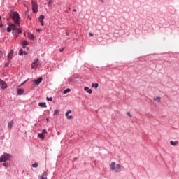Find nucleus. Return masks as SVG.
<instances>
[{
  "mask_svg": "<svg viewBox=\"0 0 179 179\" xmlns=\"http://www.w3.org/2000/svg\"><path fill=\"white\" fill-rule=\"evenodd\" d=\"M47 121H48V119H47Z\"/></svg>",
  "mask_w": 179,
  "mask_h": 179,
  "instance_id": "obj_43",
  "label": "nucleus"
},
{
  "mask_svg": "<svg viewBox=\"0 0 179 179\" xmlns=\"http://www.w3.org/2000/svg\"><path fill=\"white\" fill-rule=\"evenodd\" d=\"M26 45H29V42H27V41H22V47H23V48H26Z\"/></svg>",
  "mask_w": 179,
  "mask_h": 179,
  "instance_id": "obj_20",
  "label": "nucleus"
},
{
  "mask_svg": "<svg viewBox=\"0 0 179 179\" xmlns=\"http://www.w3.org/2000/svg\"><path fill=\"white\" fill-rule=\"evenodd\" d=\"M57 114H59V110H55L54 115H57Z\"/></svg>",
  "mask_w": 179,
  "mask_h": 179,
  "instance_id": "obj_26",
  "label": "nucleus"
},
{
  "mask_svg": "<svg viewBox=\"0 0 179 179\" xmlns=\"http://www.w3.org/2000/svg\"><path fill=\"white\" fill-rule=\"evenodd\" d=\"M37 31H40V29H37Z\"/></svg>",
  "mask_w": 179,
  "mask_h": 179,
  "instance_id": "obj_41",
  "label": "nucleus"
},
{
  "mask_svg": "<svg viewBox=\"0 0 179 179\" xmlns=\"http://www.w3.org/2000/svg\"><path fill=\"white\" fill-rule=\"evenodd\" d=\"M3 166L4 167H8V164L3 163Z\"/></svg>",
  "mask_w": 179,
  "mask_h": 179,
  "instance_id": "obj_33",
  "label": "nucleus"
},
{
  "mask_svg": "<svg viewBox=\"0 0 179 179\" xmlns=\"http://www.w3.org/2000/svg\"><path fill=\"white\" fill-rule=\"evenodd\" d=\"M39 66H40V61L38 60V59H36L31 64V69H37V68H38Z\"/></svg>",
  "mask_w": 179,
  "mask_h": 179,
  "instance_id": "obj_5",
  "label": "nucleus"
},
{
  "mask_svg": "<svg viewBox=\"0 0 179 179\" xmlns=\"http://www.w3.org/2000/svg\"><path fill=\"white\" fill-rule=\"evenodd\" d=\"M84 90L85 92H87V93H89V94H92V93H93V91L92 89H90L89 87H85Z\"/></svg>",
  "mask_w": 179,
  "mask_h": 179,
  "instance_id": "obj_13",
  "label": "nucleus"
},
{
  "mask_svg": "<svg viewBox=\"0 0 179 179\" xmlns=\"http://www.w3.org/2000/svg\"><path fill=\"white\" fill-rule=\"evenodd\" d=\"M13 50H11L8 55V61H12V58H13Z\"/></svg>",
  "mask_w": 179,
  "mask_h": 179,
  "instance_id": "obj_8",
  "label": "nucleus"
},
{
  "mask_svg": "<svg viewBox=\"0 0 179 179\" xmlns=\"http://www.w3.org/2000/svg\"><path fill=\"white\" fill-rule=\"evenodd\" d=\"M66 35L69 36V32H68V31H66Z\"/></svg>",
  "mask_w": 179,
  "mask_h": 179,
  "instance_id": "obj_37",
  "label": "nucleus"
},
{
  "mask_svg": "<svg viewBox=\"0 0 179 179\" xmlns=\"http://www.w3.org/2000/svg\"><path fill=\"white\" fill-rule=\"evenodd\" d=\"M64 48H62V49L59 50V52H62L64 51Z\"/></svg>",
  "mask_w": 179,
  "mask_h": 179,
  "instance_id": "obj_36",
  "label": "nucleus"
},
{
  "mask_svg": "<svg viewBox=\"0 0 179 179\" xmlns=\"http://www.w3.org/2000/svg\"><path fill=\"white\" fill-rule=\"evenodd\" d=\"M29 19L31 20V17H29Z\"/></svg>",
  "mask_w": 179,
  "mask_h": 179,
  "instance_id": "obj_40",
  "label": "nucleus"
},
{
  "mask_svg": "<svg viewBox=\"0 0 179 179\" xmlns=\"http://www.w3.org/2000/svg\"><path fill=\"white\" fill-rule=\"evenodd\" d=\"M38 106H39V107H42L43 108H47V103H45V102L39 103Z\"/></svg>",
  "mask_w": 179,
  "mask_h": 179,
  "instance_id": "obj_17",
  "label": "nucleus"
},
{
  "mask_svg": "<svg viewBox=\"0 0 179 179\" xmlns=\"http://www.w3.org/2000/svg\"><path fill=\"white\" fill-rule=\"evenodd\" d=\"M38 138H40V139H42V141L44 140V138H45V136H44V134H42V133H39V134H38Z\"/></svg>",
  "mask_w": 179,
  "mask_h": 179,
  "instance_id": "obj_21",
  "label": "nucleus"
},
{
  "mask_svg": "<svg viewBox=\"0 0 179 179\" xmlns=\"http://www.w3.org/2000/svg\"><path fill=\"white\" fill-rule=\"evenodd\" d=\"M38 179H47V172H44L42 176H39Z\"/></svg>",
  "mask_w": 179,
  "mask_h": 179,
  "instance_id": "obj_14",
  "label": "nucleus"
},
{
  "mask_svg": "<svg viewBox=\"0 0 179 179\" xmlns=\"http://www.w3.org/2000/svg\"><path fill=\"white\" fill-rule=\"evenodd\" d=\"M154 101H157V103H160L162 101V98L160 96H157L153 98Z\"/></svg>",
  "mask_w": 179,
  "mask_h": 179,
  "instance_id": "obj_15",
  "label": "nucleus"
},
{
  "mask_svg": "<svg viewBox=\"0 0 179 179\" xmlns=\"http://www.w3.org/2000/svg\"><path fill=\"white\" fill-rule=\"evenodd\" d=\"M8 127L9 129H12V127H13V120H11L8 122Z\"/></svg>",
  "mask_w": 179,
  "mask_h": 179,
  "instance_id": "obj_19",
  "label": "nucleus"
},
{
  "mask_svg": "<svg viewBox=\"0 0 179 179\" xmlns=\"http://www.w3.org/2000/svg\"><path fill=\"white\" fill-rule=\"evenodd\" d=\"M0 20H1V16H0Z\"/></svg>",
  "mask_w": 179,
  "mask_h": 179,
  "instance_id": "obj_42",
  "label": "nucleus"
},
{
  "mask_svg": "<svg viewBox=\"0 0 179 179\" xmlns=\"http://www.w3.org/2000/svg\"><path fill=\"white\" fill-rule=\"evenodd\" d=\"M0 86L3 90H5V89H8V85H6V83L0 78Z\"/></svg>",
  "mask_w": 179,
  "mask_h": 179,
  "instance_id": "obj_7",
  "label": "nucleus"
},
{
  "mask_svg": "<svg viewBox=\"0 0 179 179\" xmlns=\"http://www.w3.org/2000/svg\"><path fill=\"white\" fill-rule=\"evenodd\" d=\"M89 36H90L91 37H93V33L90 32V33H89Z\"/></svg>",
  "mask_w": 179,
  "mask_h": 179,
  "instance_id": "obj_34",
  "label": "nucleus"
},
{
  "mask_svg": "<svg viewBox=\"0 0 179 179\" xmlns=\"http://www.w3.org/2000/svg\"><path fill=\"white\" fill-rule=\"evenodd\" d=\"M71 113H72V111H71V110H68L66 113L65 115H66L67 120H72V118H73V116L69 115V114H71Z\"/></svg>",
  "mask_w": 179,
  "mask_h": 179,
  "instance_id": "obj_10",
  "label": "nucleus"
},
{
  "mask_svg": "<svg viewBox=\"0 0 179 179\" xmlns=\"http://www.w3.org/2000/svg\"><path fill=\"white\" fill-rule=\"evenodd\" d=\"M4 66H5L6 68H8V66H9V63H6L5 65H4Z\"/></svg>",
  "mask_w": 179,
  "mask_h": 179,
  "instance_id": "obj_32",
  "label": "nucleus"
},
{
  "mask_svg": "<svg viewBox=\"0 0 179 179\" xmlns=\"http://www.w3.org/2000/svg\"><path fill=\"white\" fill-rule=\"evenodd\" d=\"M69 92H71V89L67 88L66 90H65L64 91V94H66V93H69Z\"/></svg>",
  "mask_w": 179,
  "mask_h": 179,
  "instance_id": "obj_24",
  "label": "nucleus"
},
{
  "mask_svg": "<svg viewBox=\"0 0 179 179\" xmlns=\"http://www.w3.org/2000/svg\"><path fill=\"white\" fill-rule=\"evenodd\" d=\"M13 20H14L15 23L18 25H20L19 20L20 19V17L19 16V13L16 11L13 12V13L10 15Z\"/></svg>",
  "mask_w": 179,
  "mask_h": 179,
  "instance_id": "obj_3",
  "label": "nucleus"
},
{
  "mask_svg": "<svg viewBox=\"0 0 179 179\" xmlns=\"http://www.w3.org/2000/svg\"><path fill=\"white\" fill-rule=\"evenodd\" d=\"M9 159H10V154H3L0 157V162L2 163V162H6L7 160H9Z\"/></svg>",
  "mask_w": 179,
  "mask_h": 179,
  "instance_id": "obj_4",
  "label": "nucleus"
},
{
  "mask_svg": "<svg viewBox=\"0 0 179 179\" xmlns=\"http://www.w3.org/2000/svg\"><path fill=\"white\" fill-rule=\"evenodd\" d=\"M91 86L94 89H97L99 87V83H92Z\"/></svg>",
  "mask_w": 179,
  "mask_h": 179,
  "instance_id": "obj_23",
  "label": "nucleus"
},
{
  "mask_svg": "<svg viewBox=\"0 0 179 179\" xmlns=\"http://www.w3.org/2000/svg\"><path fill=\"white\" fill-rule=\"evenodd\" d=\"M3 56V52H0V58H2Z\"/></svg>",
  "mask_w": 179,
  "mask_h": 179,
  "instance_id": "obj_31",
  "label": "nucleus"
},
{
  "mask_svg": "<svg viewBox=\"0 0 179 179\" xmlns=\"http://www.w3.org/2000/svg\"><path fill=\"white\" fill-rule=\"evenodd\" d=\"M23 54H24V55H27V52L24 51Z\"/></svg>",
  "mask_w": 179,
  "mask_h": 179,
  "instance_id": "obj_38",
  "label": "nucleus"
},
{
  "mask_svg": "<svg viewBox=\"0 0 179 179\" xmlns=\"http://www.w3.org/2000/svg\"><path fill=\"white\" fill-rule=\"evenodd\" d=\"M53 3H54V0H49L48 3V8H51V5H52Z\"/></svg>",
  "mask_w": 179,
  "mask_h": 179,
  "instance_id": "obj_22",
  "label": "nucleus"
},
{
  "mask_svg": "<svg viewBox=\"0 0 179 179\" xmlns=\"http://www.w3.org/2000/svg\"><path fill=\"white\" fill-rule=\"evenodd\" d=\"M127 115H128V117H130V118H132V115H131V113L127 112Z\"/></svg>",
  "mask_w": 179,
  "mask_h": 179,
  "instance_id": "obj_28",
  "label": "nucleus"
},
{
  "mask_svg": "<svg viewBox=\"0 0 179 179\" xmlns=\"http://www.w3.org/2000/svg\"><path fill=\"white\" fill-rule=\"evenodd\" d=\"M23 93H24V90L23 89H20V88H18L17 90V94L18 96H22V94H23Z\"/></svg>",
  "mask_w": 179,
  "mask_h": 179,
  "instance_id": "obj_12",
  "label": "nucleus"
},
{
  "mask_svg": "<svg viewBox=\"0 0 179 179\" xmlns=\"http://www.w3.org/2000/svg\"><path fill=\"white\" fill-rule=\"evenodd\" d=\"M46 99L48 101H52V97H50V98L47 97Z\"/></svg>",
  "mask_w": 179,
  "mask_h": 179,
  "instance_id": "obj_29",
  "label": "nucleus"
},
{
  "mask_svg": "<svg viewBox=\"0 0 179 179\" xmlns=\"http://www.w3.org/2000/svg\"><path fill=\"white\" fill-rule=\"evenodd\" d=\"M12 30H13V34L14 36H16V34H20V33H22V30H20V29L16 27V25L13 24H9L8 27H7L8 33H10Z\"/></svg>",
  "mask_w": 179,
  "mask_h": 179,
  "instance_id": "obj_1",
  "label": "nucleus"
},
{
  "mask_svg": "<svg viewBox=\"0 0 179 179\" xmlns=\"http://www.w3.org/2000/svg\"><path fill=\"white\" fill-rule=\"evenodd\" d=\"M45 17L44 15H40L38 17V20L41 24V26H44V19Z\"/></svg>",
  "mask_w": 179,
  "mask_h": 179,
  "instance_id": "obj_9",
  "label": "nucleus"
},
{
  "mask_svg": "<svg viewBox=\"0 0 179 179\" xmlns=\"http://www.w3.org/2000/svg\"><path fill=\"white\" fill-rule=\"evenodd\" d=\"M27 37L29 40H34V35L33 34L28 33Z\"/></svg>",
  "mask_w": 179,
  "mask_h": 179,
  "instance_id": "obj_16",
  "label": "nucleus"
},
{
  "mask_svg": "<svg viewBox=\"0 0 179 179\" xmlns=\"http://www.w3.org/2000/svg\"><path fill=\"white\" fill-rule=\"evenodd\" d=\"M41 82H43V78L40 77L38 79L34 80V83L35 85H38L39 83H41Z\"/></svg>",
  "mask_w": 179,
  "mask_h": 179,
  "instance_id": "obj_11",
  "label": "nucleus"
},
{
  "mask_svg": "<svg viewBox=\"0 0 179 179\" xmlns=\"http://www.w3.org/2000/svg\"><path fill=\"white\" fill-rule=\"evenodd\" d=\"M73 12H76V9H73Z\"/></svg>",
  "mask_w": 179,
  "mask_h": 179,
  "instance_id": "obj_39",
  "label": "nucleus"
},
{
  "mask_svg": "<svg viewBox=\"0 0 179 179\" xmlns=\"http://www.w3.org/2000/svg\"><path fill=\"white\" fill-rule=\"evenodd\" d=\"M24 83H26V81H24L22 83H21V85L19 87H20V86H23V85H24Z\"/></svg>",
  "mask_w": 179,
  "mask_h": 179,
  "instance_id": "obj_35",
  "label": "nucleus"
},
{
  "mask_svg": "<svg viewBox=\"0 0 179 179\" xmlns=\"http://www.w3.org/2000/svg\"><path fill=\"white\" fill-rule=\"evenodd\" d=\"M170 143H171V146H177L179 143L178 141H171Z\"/></svg>",
  "mask_w": 179,
  "mask_h": 179,
  "instance_id": "obj_18",
  "label": "nucleus"
},
{
  "mask_svg": "<svg viewBox=\"0 0 179 179\" xmlns=\"http://www.w3.org/2000/svg\"><path fill=\"white\" fill-rule=\"evenodd\" d=\"M42 134L44 135L45 134H47V130L46 129H43L42 130Z\"/></svg>",
  "mask_w": 179,
  "mask_h": 179,
  "instance_id": "obj_30",
  "label": "nucleus"
},
{
  "mask_svg": "<svg viewBox=\"0 0 179 179\" xmlns=\"http://www.w3.org/2000/svg\"><path fill=\"white\" fill-rule=\"evenodd\" d=\"M110 169L113 171H115L116 173H120V171H121V165H115V162H111V164H110Z\"/></svg>",
  "mask_w": 179,
  "mask_h": 179,
  "instance_id": "obj_2",
  "label": "nucleus"
},
{
  "mask_svg": "<svg viewBox=\"0 0 179 179\" xmlns=\"http://www.w3.org/2000/svg\"><path fill=\"white\" fill-rule=\"evenodd\" d=\"M31 6L34 13H37V12H38V6L37 5V3L34 2V1H31Z\"/></svg>",
  "mask_w": 179,
  "mask_h": 179,
  "instance_id": "obj_6",
  "label": "nucleus"
},
{
  "mask_svg": "<svg viewBox=\"0 0 179 179\" xmlns=\"http://www.w3.org/2000/svg\"><path fill=\"white\" fill-rule=\"evenodd\" d=\"M23 49H20V51H19V55H23Z\"/></svg>",
  "mask_w": 179,
  "mask_h": 179,
  "instance_id": "obj_25",
  "label": "nucleus"
},
{
  "mask_svg": "<svg viewBox=\"0 0 179 179\" xmlns=\"http://www.w3.org/2000/svg\"><path fill=\"white\" fill-rule=\"evenodd\" d=\"M32 167H34V168H37V167H38V163H35V164H34L33 165H32Z\"/></svg>",
  "mask_w": 179,
  "mask_h": 179,
  "instance_id": "obj_27",
  "label": "nucleus"
}]
</instances>
